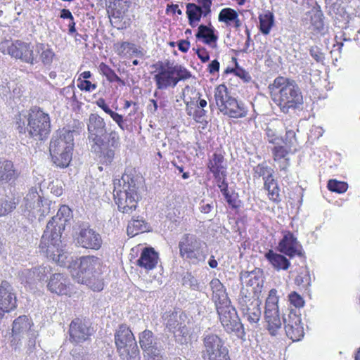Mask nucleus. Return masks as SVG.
Wrapping results in <instances>:
<instances>
[{
  "mask_svg": "<svg viewBox=\"0 0 360 360\" xmlns=\"http://www.w3.org/2000/svg\"><path fill=\"white\" fill-rule=\"evenodd\" d=\"M41 198L35 187H32L21 205L22 212L27 218L35 217L36 213L40 211Z\"/></svg>",
  "mask_w": 360,
  "mask_h": 360,
  "instance_id": "f3484780",
  "label": "nucleus"
},
{
  "mask_svg": "<svg viewBox=\"0 0 360 360\" xmlns=\"http://www.w3.org/2000/svg\"><path fill=\"white\" fill-rule=\"evenodd\" d=\"M261 302L259 300H254L253 304H250V307L242 311L243 316L246 318L248 322L255 326L260 320L262 311L260 309Z\"/></svg>",
  "mask_w": 360,
  "mask_h": 360,
  "instance_id": "2f4dec72",
  "label": "nucleus"
},
{
  "mask_svg": "<svg viewBox=\"0 0 360 360\" xmlns=\"http://www.w3.org/2000/svg\"><path fill=\"white\" fill-rule=\"evenodd\" d=\"M265 134L269 143L274 144H278L279 143L280 138L277 135L276 130L274 129L267 127L265 129Z\"/></svg>",
  "mask_w": 360,
  "mask_h": 360,
  "instance_id": "e2e57ef3",
  "label": "nucleus"
},
{
  "mask_svg": "<svg viewBox=\"0 0 360 360\" xmlns=\"http://www.w3.org/2000/svg\"><path fill=\"white\" fill-rule=\"evenodd\" d=\"M77 86L81 90H84L86 91H94L97 87L96 84H92L89 80H80V79H79V83L77 84Z\"/></svg>",
  "mask_w": 360,
  "mask_h": 360,
  "instance_id": "0e129e2a",
  "label": "nucleus"
},
{
  "mask_svg": "<svg viewBox=\"0 0 360 360\" xmlns=\"http://www.w3.org/2000/svg\"><path fill=\"white\" fill-rule=\"evenodd\" d=\"M34 273L36 274L37 281L44 280L48 274H51V268L48 265H43L39 267L34 268Z\"/></svg>",
  "mask_w": 360,
  "mask_h": 360,
  "instance_id": "4d7b16f0",
  "label": "nucleus"
},
{
  "mask_svg": "<svg viewBox=\"0 0 360 360\" xmlns=\"http://www.w3.org/2000/svg\"><path fill=\"white\" fill-rule=\"evenodd\" d=\"M74 132V130L63 129L58 131L51 141L50 154L53 163L58 167H66L72 160Z\"/></svg>",
  "mask_w": 360,
  "mask_h": 360,
  "instance_id": "7ed1b4c3",
  "label": "nucleus"
},
{
  "mask_svg": "<svg viewBox=\"0 0 360 360\" xmlns=\"http://www.w3.org/2000/svg\"><path fill=\"white\" fill-rule=\"evenodd\" d=\"M311 56L317 62H321L324 59L323 53L318 46H312L309 49Z\"/></svg>",
  "mask_w": 360,
  "mask_h": 360,
  "instance_id": "69168bd1",
  "label": "nucleus"
},
{
  "mask_svg": "<svg viewBox=\"0 0 360 360\" xmlns=\"http://www.w3.org/2000/svg\"><path fill=\"white\" fill-rule=\"evenodd\" d=\"M164 319L166 321V327L176 337H184L188 334V332L186 325L182 322L181 314H179L177 312H172L169 314H166Z\"/></svg>",
  "mask_w": 360,
  "mask_h": 360,
  "instance_id": "5701e85b",
  "label": "nucleus"
},
{
  "mask_svg": "<svg viewBox=\"0 0 360 360\" xmlns=\"http://www.w3.org/2000/svg\"><path fill=\"white\" fill-rule=\"evenodd\" d=\"M29 340L27 343L28 349L32 352L36 346V338L38 336L37 332L33 330L27 334Z\"/></svg>",
  "mask_w": 360,
  "mask_h": 360,
  "instance_id": "774afa93",
  "label": "nucleus"
},
{
  "mask_svg": "<svg viewBox=\"0 0 360 360\" xmlns=\"http://www.w3.org/2000/svg\"><path fill=\"white\" fill-rule=\"evenodd\" d=\"M139 345L143 352L158 345L157 339L155 338L153 333L149 330H145L139 334Z\"/></svg>",
  "mask_w": 360,
  "mask_h": 360,
  "instance_id": "e433bc0d",
  "label": "nucleus"
},
{
  "mask_svg": "<svg viewBox=\"0 0 360 360\" xmlns=\"http://www.w3.org/2000/svg\"><path fill=\"white\" fill-rule=\"evenodd\" d=\"M296 134L293 130H287L284 139L285 146L291 147L296 142Z\"/></svg>",
  "mask_w": 360,
  "mask_h": 360,
  "instance_id": "338daca9",
  "label": "nucleus"
},
{
  "mask_svg": "<svg viewBox=\"0 0 360 360\" xmlns=\"http://www.w3.org/2000/svg\"><path fill=\"white\" fill-rule=\"evenodd\" d=\"M278 250L290 257H293L295 255L302 257L304 255L302 245L290 232H288L283 236L278 243Z\"/></svg>",
  "mask_w": 360,
  "mask_h": 360,
  "instance_id": "6ab92c4d",
  "label": "nucleus"
},
{
  "mask_svg": "<svg viewBox=\"0 0 360 360\" xmlns=\"http://www.w3.org/2000/svg\"><path fill=\"white\" fill-rule=\"evenodd\" d=\"M158 260V254L153 248H145L136 261V264L146 270H151L157 266Z\"/></svg>",
  "mask_w": 360,
  "mask_h": 360,
  "instance_id": "393cba45",
  "label": "nucleus"
},
{
  "mask_svg": "<svg viewBox=\"0 0 360 360\" xmlns=\"http://www.w3.org/2000/svg\"><path fill=\"white\" fill-rule=\"evenodd\" d=\"M16 207V202L13 195H0V216L11 212Z\"/></svg>",
  "mask_w": 360,
  "mask_h": 360,
  "instance_id": "58836bf2",
  "label": "nucleus"
},
{
  "mask_svg": "<svg viewBox=\"0 0 360 360\" xmlns=\"http://www.w3.org/2000/svg\"><path fill=\"white\" fill-rule=\"evenodd\" d=\"M33 323L25 315L20 316L13 321L12 332L14 335H23L28 334L34 329L32 328Z\"/></svg>",
  "mask_w": 360,
  "mask_h": 360,
  "instance_id": "c756f323",
  "label": "nucleus"
},
{
  "mask_svg": "<svg viewBox=\"0 0 360 360\" xmlns=\"http://www.w3.org/2000/svg\"><path fill=\"white\" fill-rule=\"evenodd\" d=\"M76 244L82 248L97 250L102 245L101 235L90 227H82L75 237Z\"/></svg>",
  "mask_w": 360,
  "mask_h": 360,
  "instance_id": "dca6fc26",
  "label": "nucleus"
},
{
  "mask_svg": "<svg viewBox=\"0 0 360 360\" xmlns=\"http://www.w3.org/2000/svg\"><path fill=\"white\" fill-rule=\"evenodd\" d=\"M117 181H114V183H116L117 191L139 197V189L142 183L141 177L124 174Z\"/></svg>",
  "mask_w": 360,
  "mask_h": 360,
  "instance_id": "412c9836",
  "label": "nucleus"
},
{
  "mask_svg": "<svg viewBox=\"0 0 360 360\" xmlns=\"http://www.w3.org/2000/svg\"><path fill=\"white\" fill-rule=\"evenodd\" d=\"M92 333L93 330L86 323L79 319L72 320L70 324V340L72 342H83L87 340Z\"/></svg>",
  "mask_w": 360,
  "mask_h": 360,
  "instance_id": "a211bd4d",
  "label": "nucleus"
},
{
  "mask_svg": "<svg viewBox=\"0 0 360 360\" xmlns=\"http://www.w3.org/2000/svg\"><path fill=\"white\" fill-rule=\"evenodd\" d=\"M277 291L272 289L269 291L266 300L264 318L268 323V330L271 335H276L281 327V321L278 314Z\"/></svg>",
  "mask_w": 360,
  "mask_h": 360,
  "instance_id": "ddd939ff",
  "label": "nucleus"
},
{
  "mask_svg": "<svg viewBox=\"0 0 360 360\" xmlns=\"http://www.w3.org/2000/svg\"><path fill=\"white\" fill-rule=\"evenodd\" d=\"M60 238H59V243L56 245L51 238H47L45 241H43V237H41L39 248L40 252L46 257L52 259L60 266H65L68 262H70V260L68 254L61 249L62 242Z\"/></svg>",
  "mask_w": 360,
  "mask_h": 360,
  "instance_id": "2eb2a0df",
  "label": "nucleus"
},
{
  "mask_svg": "<svg viewBox=\"0 0 360 360\" xmlns=\"http://www.w3.org/2000/svg\"><path fill=\"white\" fill-rule=\"evenodd\" d=\"M254 300H257L256 298L252 297L250 293L248 292V290L245 288H242L239 296H238V303L240 305V310L243 311L245 309L250 307V304H253Z\"/></svg>",
  "mask_w": 360,
  "mask_h": 360,
  "instance_id": "a18cd8bd",
  "label": "nucleus"
},
{
  "mask_svg": "<svg viewBox=\"0 0 360 360\" xmlns=\"http://www.w3.org/2000/svg\"><path fill=\"white\" fill-rule=\"evenodd\" d=\"M113 195L120 211L129 214L136 210L139 197L117 191L115 182L114 183Z\"/></svg>",
  "mask_w": 360,
  "mask_h": 360,
  "instance_id": "aec40b11",
  "label": "nucleus"
},
{
  "mask_svg": "<svg viewBox=\"0 0 360 360\" xmlns=\"http://www.w3.org/2000/svg\"><path fill=\"white\" fill-rule=\"evenodd\" d=\"M86 124L90 145L94 144L95 148L99 149V146L104 144L105 136L107 134L106 124L103 118L98 114L91 113Z\"/></svg>",
  "mask_w": 360,
  "mask_h": 360,
  "instance_id": "f8f14e48",
  "label": "nucleus"
},
{
  "mask_svg": "<svg viewBox=\"0 0 360 360\" xmlns=\"http://www.w3.org/2000/svg\"><path fill=\"white\" fill-rule=\"evenodd\" d=\"M226 103L224 109L221 111L224 115L233 118H242L247 115L248 111L242 102L232 97Z\"/></svg>",
  "mask_w": 360,
  "mask_h": 360,
  "instance_id": "a878e982",
  "label": "nucleus"
},
{
  "mask_svg": "<svg viewBox=\"0 0 360 360\" xmlns=\"http://www.w3.org/2000/svg\"><path fill=\"white\" fill-rule=\"evenodd\" d=\"M238 17V14L234 9L231 8H223L218 16V20L220 22H224L226 25H230L233 20H236Z\"/></svg>",
  "mask_w": 360,
  "mask_h": 360,
  "instance_id": "c03bdc74",
  "label": "nucleus"
},
{
  "mask_svg": "<svg viewBox=\"0 0 360 360\" xmlns=\"http://www.w3.org/2000/svg\"><path fill=\"white\" fill-rule=\"evenodd\" d=\"M182 284L186 288H189L193 290H200V285L198 280L191 275V273L186 272L182 278Z\"/></svg>",
  "mask_w": 360,
  "mask_h": 360,
  "instance_id": "8fccbe9b",
  "label": "nucleus"
},
{
  "mask_svg": "<svg viewBox=\"0 0 360 360\" xmlns=\"http://www.w3.org/2000/svg\"><path fill=\"white\" fill-rule=\"evenodd\" d=\"M29 134L39 140L46 138L51 131L48 114L39 108H33L28 114Z\"/></svg>",
  "mask_w": 360,
  "mask_h": 360,
  "instance_id": "1a4fd4ad",
  "label": "nucleus"
},
{
  "mask_svg": "<svg viewBox=\"0 0 360 360\" xmlns=\"http://www.w3.org/2000/svg\"><path fill=\"white\" fill-rule=\"evenodd\" d=\"M269 89L273 101L283 113H288L303 103L302 93L294 80L278 77L269 85Z\"/></svg>",
  "mask_w": 360,
  "mask_h": 360,
  "instance_id": "f257e3e1",
  "label": "nucleus"
},
{
  "mask_svg": "<svg viewBox=\"0 0 360 360\" xmlns=\"http://www.w3.org/2000/svg\"><path fill=\"white\" fill-rule=\"evenodd\" d=\"M108 146H110L111 147L115 148L120 146V136L118 133L115 131H111L108 134Z\"/></svg>",
  "mask_w": 360,
  "mask_h": 360,
  "instance_id": "052dcab7",
  "label": "nucleus"
},
{
  "mask_svg": "<svg viewBox=\"0 0 360 360\" xmlns=\"http://www.w3.org/2000/svg\"><path fill=\"white\" fill-rule=\"evenodd\" d=\"M16 307V297L13 292L11 285L6 282H2V289L0 292V319L6 312L14 309Z\"/></svg>",
  "mask_w": 360,
  "mask_h": 360,
  "instance_id": "4be33fe9",
  "label": "nucleus"
},
{
  "mask_svg": "<svg viewBox=\"0 0 360 360\" xmlns=\"http://www.w3.org/2000/svg\"><path fill=\"white\" fill-rule=\"evenodd\" d=\"M323 14L321 10H316L311 15V20L312 25L316 30L322 31L324 28Z\"/></svg>",
  "mask_w": 360,
  "mask_h": 360,
  "instance_id": "5fc2aeb1",
  "label": "nucleus"
},
{
  "mask_svg": "<svg viewBox=\"0 0 360 360\" xmlns=\"http://www.w3.org/2000/svg\"><path fill=\"white\" fill-rule=\"evenodd\" d=\"M221 325L227 333L234 332L238 337L245 335L243 324L237 314L236 310L231 303L216 307Z\"/></svg>",
  "mask_w": 360,
  "mask_h": 360,
  "instance_id": "9b49d317",
  "label": "nucleus"
},
{
  "mask_svg": "<svg viewBox=\"0 0 360 360\" xmlns=\"http://www.w3.org/2000/svg\"><path fill=\"white\" fill-rule=\"evenodd\" d=\"M108 115L117 124V125L122 130H124L127 129V124H125L126 120H124L122 115L112 110H111Z\"/></svg>",
  "mask_w": 360,
  "mask_h": 360,
  "instance_id": "680f3d73",
  "label": "nucleus"
},
{
  "mask_svg": "<svg viewBox=\"0 0 360 360\" xmlns=\"http://www.w3.org/2000/svg\"><path fill=\"white\" fill-rule=\"evenodd\" d=\"M18 276L22 283L32 284L35 281H37L36 274L34 273V269H23L20 272H19Z\"/></svg>",
  "mask_w": 360,
  "mask_h": 360,
  "instance_id": "09e8293b",
  "label": "nucleus"
},
{
  "mask_svg": "<svg viewBox=\"0 0 360 360\" xmlns=\"http://www.w3.org/2000/svg\"><path fill=\"white\" fill-rule=\"evenodd\" d=\"M255 175L258 176H262L264 180V177H269L273 176L272 169L265 164H259L254 167Z\"/></svg>",
  "mask_w": 360,
  "mask_h": 360,
  "instance_id": "6e6d98bb",
  "label": "nucleus"
},
{
  "mask_svg": "<svg viewBox=\"0 0 360 360\" xmlns=\"http://www.w3.org/2000/svg\"><path fill=\"white\" fill-rule=\"evenodd\" d=\"M288 314L283 316L286 335L292 341H299L304 335L300 314L296 309H288Z\"/></svg>",
  "mask_w": 360,
  "mask_h": 360,
  "instance_id": "4468645a",
  "label": "nucleus"
},
{
  "mask_svg": "<svg viewBox=\"0 0 360 360\" xmlns=\"http://www.w3.org/2000/svg\"><path fill=\"white\" fill-rule=\"evenodd\" d=\"M288 297L290 304L295 306L296 309L304 306V302L303 298L297 292H292Z\"/></svg>",
  "mask_w": 360,
  "mask_h": 360,
  "instance_id": "bf43d9fd",
  "label": "nucleus"
},
{
  "mask_svg": "<svg viewBox=\"0 0 360 360\" xmlns=\"http://www.w3.org/2000/svg\"><path fill=\"white\" fill-rule=\"evenodd\" d=\"M328 188L333 192L342 193L347 191V184L343 181L330 179L328 183Z\"/></svg>",
  "mask_w": 360,
  "mask_h": 360,
  "instance_id": "864d4df0",
  "label": "nucleus"
},
{
  "mask_svg": "<svg viewBox=\"0 0 360 360\" xmlns=\"http://www.w3.org/2000/svg\"><path fill=\"white\" fill-rule=\"evenodd\" d=\"M202 341L201 356L204 360H231L224 342L217 335H205Z\"/></svg>",
  "mask_w": 360,
  "mask_h": 360,
  "instance_id": "6e6552de",
  "label": "nucleus"
},
{
  "mask_svg": "<svg viewBox=\"0 0 360 360\" xmlns=\"http://www.w3.org/2000/svg\"><path fill=\"white\" fill-rule=\"evenodd\" d=\"M178 247L179 255L193 264L205 262L207 255L206 243L196 235L185 233L181 238Z\"/></svg>",
  "mask_w": 360,
  "mask_h": 360,
  "instance_id": "20e7f679",
  "label": "nucleus"
},
{
  "mask_svg": "<svg viewBox=\"0 0 360 360\" xmlns=\"http://www.w3.org/2000/svg\"><path fill=\"white\" fill-rule=\"evenodd\" d=\"M18 173L15 169L13 163L8 160H0V181L8 183L15 181Z\"/></svg>",
  "mask_w": 360,
  "mask_h": 360,
  "instance_id": "cd10ccee",
  "label": "nucleus"
},
{
  "mask_svg": "<svg viewBox=\"0 0 360 360\" xmlns=\"http://www.w3.org/2000/svg\"><path fill=\"white\" fill-rule=\"evenodd\" d=\"M148 230L147 224L142 219H132L127 226V234L134 236L139 232H145Z\"/></svg>",
  "mask_w": 360,
  "mask_h": 360,
  "instance_id": "a19ab883",
  "label": "nucleus"
},
{
  "mask_svg": "<svg viewBox=\"0 0 360 360\" xmlns=\"http://www.w3.org/2000/svg\"><path fill=\"white\" fill-rule=\"evenodd\" d=\"M102 259L95 256H84L79 259L77 267H72L70 273L72 278L78 283L88 286L94 291H101L104 283L101 277L103 273Z\"/></svg>",
  "mask_w": 360,
  "mask_h": 360,
  "instance_id": "f03ea898",
  "label": "nucleus"
},
{
  "mask_svg": "<svg viewBox=\"0 0 360 360\" xmlns=\"http://www.w3.org/2000/svg\"><path fill=\"white\" fill-rule=\"evenodd\" d=\"M115 342L120 356L124 360H140V352L134 335L124 324L119 326Z\"/></svg>",
  "mask_w": 360,
  "mask_h": 360,
  "instance_id": "423d86ee",
  "label": "nucleus"
},
{
  "mask_svg": "<svg viewBox=\"0 0 360 360\" xmlns=\"http://www.w3.org/2000/svg\"><path fill=\"white\" fill-rule=\"evenodd\" d=\"M72 219V213L70 208L67 205H62L56 215L53 216L48 222L41 236L43 237V241H45L47 238H51L55 244H58L62 231L65 230L66 224H69Z\"/></svg>",
  "mask_w": 360,
  "mask_h": 360,
  "instance_id": "0eeeda50",
  "label": "nucleus"
},
{
  "mask_svg": "<svg viewBox=\"0 0 360 360\" xmlns=\"http://www.w3.org/2000/svg\"><path fill=\"white\" fill-rule=\"evenodd\" d=\"M157 65L158 72L154 76V80L158 89H165L169 86L174 88L179 81L187 79L191 76L184 67L169 61L165 65L160 63Z\"/></svg>",
  "mask_w": 360,
  "mask_h": 360,
  "instance_id": "39448f33",
  "label": "nucleus"
},
{
  "mask_svg": "<svg viewBox=\"0 0 360 360\" xmlns=\"http://www.w3.org/2000/svg\"><path fill=\"white\" fill-rule=\"evenodd\" d=\"M214 98L219 110L221 111L224 109L225 105L227 103L226 101H229V98H232V97L229 95L226 86L219 84L215 89Z\"/></svg>",
  "mask_w": 360,
  "mask_h": 360,
  "instance_id": "f704fd0d",
  "label": "nucleus"
},
{
  "mask_svg": "<svg viewBox=\"0 0 360 360\" xmlns=\"http://www.w3.org/2000/svg\"><path fill=\"white\" fill-rule=\"evenodd\" d=\"M0 50L3 53L20 59L22 62L34 64L37 63L34 54L33 46L30 43L16 40L13 42L5 41L0 44Z\"/></svg>",
  "mask_w": 360,
  "mask_h": 360,
  "instance_id": "9d476101",
  "label": "nucleus"
},
{
  "mask_svg": "<svg viewBox=\"0 0 360 360\" xmlns=\"http://www.w3.org/2000/svg\"><path fill=\"white\" fill-rule=\"evenodd\" d=\"M265 257L277 271L287 270L290 266V261L285 256L271 250L265 253Z\"/></svg>",
  "mask_w": 360,
  "mask_h": 360,
  "instance_id": "7c9ffc66",
  "label": "nucleus"
},
{
  "mask_svg": "<svg viewBox=\"0 0 360 360\" xmlns=\"http://www.w3.org/2000/svg\"><path fill=\"white\" fill-rule=\"evenodd\" d=\"M264 188L268 191L269 199L273 201H278L279 188L273 176L264 177Z\"/></svg>",
  "mask_w": 360,
  "mask_h": 360,
  "instance_id": "ea45409f",
  "label": "nucleus"
},
{
  "mask_svg": "<svg viewBox=\"0 0 360 360\" xmlns=\"http://www.w3.org/2000/svg\"><path fill=\"white\" fill-rule=\"evenodd\" d=\"M311 276L307 266L300 267L298 271V274L295 278V283L298 286H302L307 288L311 285Z\"/></svg>",
  "mask_w": 360,
  "mask_h": 360,
  "instance_id": "79ce46f5",
  "label": "nucleus"
},
{
  "mask_svg": "<svg viewBox=\"0 0 360 360\" xmlns=\"http://www.w3.org/2000/svg\"><path fill=\"white\" fill-rule=\"evenodd\" d=\"M210 285L212 290V300L216 307H217V304L222 305L231 303L223 284L218 278L212 279Z\"/></svg>",
  "mask_w": 360,
  "mask_h": 360,
  "instance_id": "bb28decb",
  "label": "nucleus"
},
{
  "mask_svg": "<svg viewBox=\"0 0 360 360\" xmlns=\"http://www.w3.org/2000/svg\"><path fill=\"white\" fill-rule=\"evenodd\" d=\"M17 129L19 133H25L27 131L29 132L28 115L25 113H19L15 117Z\"/></svg>",
  "mask_w": 360,
  "mask_h": 360,
  "instance_id": "603ef678",
  "label": "nucleus"
},
{
  "mask_svg": "<svg viewBox=\"0 0 360 360\" xmlns=\"http://www.w3.org/2000/svg\"><path fill=\"white\" fill-rule=\"evenodd\" d=\"M230 71L233 72L235 75L242 79L245 82H249L252 79L249 72L239 67L238 63H236V68H232Z\"/></svg>",
  "mask_w": 360,
  "mask_h": 360,
  "instance_id": "13d9d810",
  "label": "nucleus"
},
{
  "mask_svg": "<svg viewBox=\"0 0 360 360\" xmlns=\"http://www.w3.org/2000/svg\"><path fill=\"white\" fill-rule=\"evenodd\" d=\"M143 352V356L147 360H163L162 355V349L160 346L157 345L152 347Z\"/></svg>",
  "mask_w": 360,
  "mask_h": 360,
  "instance_id": "3c124183",
  "label": "nucleus"
},
{
  "mask_svg": "<svg viewBox=\"0 0 360 360\" xmlns=\"http://www.w3.org/2000/svg\"><path fill=\"white\" fill-rule=\"evenodd\" d=\"M39 51H41L40 54V59L44 65H49L53 61L54 53L49 47H46L44 44H41L38 46Z\"/></svg>",
  "mask_w": 360,
  "mask_h": 360,
  "instance_id": "49530a36",
  "label": "nucleus"
},
{
  "mask_svg": "<svg viewBox=\"0 0 360 360\" xmlns=\"http://www.w3.org/2000/svg\"><path fill=\"white\" fill-rule=\"evenodd\" d=\"M259 30L263 34H269L271 29L274 23V14L267 11L264 14H260L259 16Z\"/></svg>",
  "mask_w": 360,
  "mask_h": 360,
  "instance_id": "4c0bfd02",
  "label": "nucleus"
},
{
  "mask_svg": "<svg viewBox=\"0 0 360 360\" xmlns=\"http://www.w3.org/2000/svg\"><path fill=\"white\" fill-rule=\"evenodd\" d=\"M99 70L109 82H122V79L116 75L115 71L106 64L103 63H101L99 65Z\"/></svg>",
  "mask_w": 360,
  "mask_h": 360,
  "instance_id": "de8ad7c7",
  "label": "nucleus"
},
{
  "mask_svg": "<svg viewBox=\"0 0 360 360\" xmlns=\"http://www.w3.org/2000/svg\"><path fill=\"white\" fill-rule=\"evenodd\" d=\"M91 147L92 151L98 155L103 163L110 165L112 162L115 156V151L106 145L105 141L103 145L99 146V149L96 148L94 144L91 145Z\"/></svg>",
  "mask_w": 360,
  "mask_h": 360,
  "instance_id": "72a5a7b5",
  "label": "nucleus"
},
{
  "mask_svg": "<svg viewBox=\"0 0 360 360\" xmlns=\"http://www.w3.org/2000/svg\"><path fill=\"white\" fill-rule=\"evenodd\" d=\"M198 39H202L206 44L212 46L215 44L218 37L214 34V29L212 27L200 25L198 27V32L195 34Z\"/></svg>",
  "mask_w": 360,
  "mask_h": 360,
  "instance_id": "473e14b6",
  "label": "nucleus"
},
{
  "mask_svg": "<svg viewBox=\"0 0 360 360\" xmlns=\"http://www.w3.org/2000/svg\"><path fill=\"white\" fill-rule=\"evenodd\" d=\"M274 158L275 161L284 160L283 165H279L281 170H285L289 165L288 159L286 158L288 151L283 146H275L273 149Z\"/></svg>",
  "mask_w": 360,
  "mask_h": 360,
  "instance_id": "37998d69",
  "label": "nucleus"
},
{
  "mask_svg": "<svg viewBox=\"0 0 360 360\" xmlns=\"http://www.w3.org/2000/svg\"><path fill=\"white\" fill-rule=\"evenodd\" d=\"M207 167L214 176L219 174L226 176V164L221 154L214 153L210 159Z\"/></svg>",
  "mask_w": 360,
  "mask_h": 360,
  "instance_id": "c85d7f7f",
  "label": "nucleus"
},
{
  "mask_svg": "<svg viewBox=\"0 0 360 360\" xmlns=\"http://www.w3.org/2000/svg\"><path fill=\"white\" fill-rule=\"evenodd\" d=\"M186 14L188 18L189 25L194 27L196 23L200 20L202 15H204V11L200 6L193 3L186 5Z\"/></svg>",
  "mask_w": 360,
  "mask_h": 360,
  "instance_id": "c9c22d12",
  "label": "nucleus"
},
{
  "mask_svg": "<svg viewBox=\"0 0 360 360\" xmlns=\"http://www.w3.org/2000/svg\"><path fill=\"white\" fill-rule=\"evenodd\" d=\"M48 289L57 295H68L70 286L68 278L63 274H53L47 285Z\"/></svg>",
  "mask_w": 360,
  "mask_h": 360,
  "instance_id": "b1692460",
  "label": "nucleus"
}]
</instances>
